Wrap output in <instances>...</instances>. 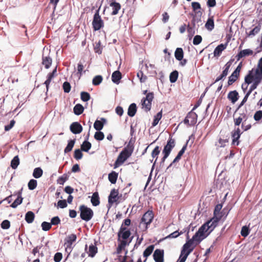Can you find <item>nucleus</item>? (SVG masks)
I'll return each instance as SVG.
<instances>
[{
  "mask_svg": "<svg viewBox=\"0 0 262 262\" xmlns=\"http://www.w3.org/2000/svg\"><path fill=\"white\" fill-rule=\"evenodd\" d=\"M137 76L140 79L141 82H144L147 79V76L144 75L142 71H139L137 73Z\"/></svg>",
  "mask_w": 262,
  "mask_h": 262,
  "instance_id": "64",
  "label": "nucleus"
},
{
  "mask_svg": "<svg viewBox=\"0 0 262 262\" xmlns=\"http://www.w3.org/2000/svg\"><path fill=\"white\" fill-rule=\"evenodd\" d=\"M154 248L155 245H151L148 246L143 251V256L145 258V259L143 260V262H146L147 258L151 254L154 250Z\"/></svg>",
  "mask_w": 262,
  "mask_h": 262,
  "instance_id": "24",
  "label": "nucleus"
},
{
  "mask_svg": "<svg viewBox=\"0 0 262 262\" xmlns=\"http://www.w3.org/2000/svg\"><path fill=\"white\" fill-rule=\"evenodd\" d=\"M54 76L52 75L51 73H50L48 75L47 79L45 82V84L46 86L47 91L48 90L49 84L52 80V79L54 78Z\"/></svg>",
  "mask_w": 262,
  "mask_h": 262,
  "instance_id": "59",
  "label": "nucleus"
},
{
  "mask_svg": "<svg viewBox=\"0 0 262 262\" xmlns=\"http://www.w3.org/2000/svg\"><path fill=\"white\" fill-rule=\"evenodd\" d=\"M43 174V171L40 167L35 168L34 169L33 176L35 178H40Z\"/></svg>",
  "mask_w": 262,
  "mask_h": 262,
  "instance_id": "43",
  "label": "nucleus"
},
{
  "mask_svg": "<svg viewBox=\"0 0 262 262\" xmlns=\"http://www.w3.org/2000/svg\"><path fill=\"white\" fill-rule=\"evenodd\" d=\"M162 117V110H161L160 112H159L157 114L156 116H155L153 122L152 123V126H155L158 124L159 121L161 120Z\"/></svg>",
  "mask_w": 262,
  "mask_h": 262,
  "instance_id": "41",
  "label": "nucleus"
},
{
  "mask_svg": "<svg viewBox=\"0 0 262 262\" xmlns=\"http://www.w3.org/2000/svg\"><path fill=\"white\" fill-rule=\"evenodd\" d=\"M81 99L84 102H87L91 99V96L88 92H82L80 93Z\"/></svg>",
  "mask_w": 262,
  "mask_h": 262,
  "instance_id": "48",
  "label": "nucleus"
},
{
  "mask_svg": "<svg viewBox=\"0 0 262 262\" xmlns=\"http://www.w3.org/2000/svg\"><path fill=\"white\" fill-rule=\"evenodd\" d=\"M62 88L64 92L66 93H69L71 89V84L68 81H66L63 83Z\"/></svg>",
  "mask_w": 262,
  "mask_h": 262,
  "instance_id": "57",
  "label": "nucleus"
},
{
  "mask_svg": "<svg viewBox=\"0 0 262 262\" xmlns=\"http://www.w3.org/2000/svg\"><path fill=\"white\" fill-rule=\"evenodd\" d=\"M233 61V59H230L225 64L224 67V69L223 71L222 74L216 78L214 83H216L221 80H224L226 78V77L228 74L229 69L231 67Z\"/></svg>",
  "mask_w": 262,
  "mask_h": 262,
  "instance_id": "13",
  "label": "nucleus"
},
{
  "mask_svg": "<svg viewBox=\"0 0 262 262\" xmlns=\"http://www.w3.org/2000/svg\"><path fill=\"white\" fill-rule=\"evenodd\" d=\"M192 8L193 9V11H194L195 13H199L201 12L200 11L197 12V10L201 9V5L198 2H192L191 3Z\"/></svg>",
  "mask_w": 262,
  "mask_h": 262,
  "instance_id": "60",
  "label": "nucleus"
},
{
  "mask_svg": "<svg viewBox=\"0 0 262 262\" xmlns=\"http://www.w3.org/2000/svg\"><path fill=\"white\" fill-rule=\"evenodd\" d=\"M185 231H181L179 232L178 230L175 231L171 233L169 235L166 236V238H177L179 235L183 234Z\"/></svg>",
  "mask_w": 262,
  "mask_h": 262,
  "instance_id": "46",
  "label": "nucleus"
},
{
  "mask_svg": "<svg viewBox=\"0 0 262 262\" xmlns=\"http://www.w3.org/2000/svg\"><path fill=\"white\" fill-rule=\"evenodd\" d=\"M19 164V159L18 156H15L11 162V167L15 169H16Z\"/></svg>",
  "mask_w": 262,
  "mask_h": 262,
  "instance_id": "44",
  "label": "nucleus"
},
{
  "mask_svg": "<svg viewBox=\"0 0 262 262\" xmlns=\"http://www.w3.org/2000/svg\"><path fill=\"white\" fill-rule=\"evenodd\" d=\"M134 149V143L130 140L127 146L119 155L114 163V168L122 164L132 154Z\"/></svg>",
  "mask_w": 262,
  "mask_h": 262,
  "instance_id": "3",
  "label": "nucleus"
},
{
  "mask_svg": "<svg viewBox=\"0 0 262 262\" xmlns=\"http://www.w3.org/2000/svg\"><path fill=\"white\" fill-rule=\"evenodd\" d=\"M206 28L210 31H211L214 27V20L213 17H210L208 19L206 24Z\"/></svg>",
  "mask_w": 262,
  "mask_h": 262,
  "instance_id": "42",
  "label": "nucleus"
},
{
  "mask_svg": "<svg viewBox=\"0 0 262 262\" xmlns=\"http://www.w3.org/2000/svg\"><path fill=\"white\" fill-rule=\"evenodd\" d=\"M91 203L94 206H97L100 204L99 197L98 192H96L93 194L91 199Z\"/></svg>",
  "mask_w": 262,
  "mask_h": 262,
  "instance_id": "36",
  "label": "nucleus"
},
{
  "mask_svg": "<svg viewBox=\"0 0 262 262\" xmlns=\"http://www.w3.org/2000/svg\"><path fill=\"white\" fill-rule=\"evenodd\" d=\"M154 93L150 92L147 94L145 97L143 98L141 100V104L142 108L144 109L145 111L147 112L151 110V102L154 99Z\"/></svg>",
  "mask_w": 262,
  "mask_h": 262,
  "instance_id": "9",
  "label": "nucleus"
},
{
  "mask_svg": "<svg viewBox=\"0 0 262 262\" xmlns=\"http://www.w3.org/2000/svg\"><path fill=\"white\" fill-rule=\"evenodd\" d=\"M260 29V27L259 26H256L252 30L250 31L249 33V36H254L256 34H257Z\"/></svg>",
  "mask_w": 262,
  "mask_h": 262,
  "instance_id": "63",
  "label": "nucleus"
},
{
  "mask_svg": "<svg viewBox=\"0 0 262 262\" xmlns=\"http://www.w3.org/2000/svg\"><path fill=\"white\" fill-rule=\"evenodd\" d=\"M83 154L81 150L79 149H75L74 151V157L76 160H80L82 158Z\"/></svg>",
  "mask_w": 262,
  "mask_h": 262,
  "instance_id": "54",
  "label": "nucleus"
},
{
  "mask_svg": "<svg viewBox=\"0 0 262 262\" xmlns=\"http://www.w3.org/2000/svg\"><path fill=\"white\" fill-rule=\"evenodd\" d=\"M228 142V139H223L220 138L219 139V144H216L215 145L218 147H224L226 146V143Z\"/></svg>",
  "mask_w": 262,
  "mask_h": 262,
  "instance_id": "58",
  "label": "nucleus"
},
{
  "mask_svg": "<svg viewBox=\"0 0 262 262\" xmlns=\"http://www.w3.org/2000/svg\"><path fill=\"white\" fill-rule=\"evenodd\" d=\"M121 78L122 74L119 71L117 70L113 73L112 75V80L114 83L119 84Z\"/></svg>",
  "mask_w": 262,
  "mask_h": 262,
  "instance_id": "27",
  "label": "nucleus"
},
{
  "mask_svg": "<svg viewBox=\"0 0 262 262\" xmlns=\"http://www.w3.org/2000/svg\"><path fill=\"white\" fill-rule=\"evenodd\" d=\"M110 5L112 8L113 10L111 14L112 15H117L119 11L121 9V5L119 3L114 2L111 3Z\"/></svg>",
  "mask_w": 262,
  "mask_h": 262,
  "instance_id": "28",
  "label": "nucleus"
},
{
  "mask_svg": "<svg viewBox=\"0 0 262 262\" xmlns=\"http://www.w3.org/2000/svg\"><path fill=\"white\" fill-rule=\"evenodd\" d=\"M253 118L256 121H259L262 118V111L259 110L256 111L254 115Z\"/></svg>",
  "mask_w": 262,
  "mask_h": 262,
  "instance_id": "61",
  "label": "nucleus"
},
{
  "mask_svg": "<svg viewBox=\"0 0 262 262\" xmlns=\"http://www.w3.org/2000/svg\"><path fill=\"white\" fill-rule=\"evenodd\" d=\"M227 98L231 102L234 104L239 98V94L236 90L229 92L228 94Z\"/></svg>",
  "mask_w": 262,
  "mask_h": 262,
  "instance_id": "22",
  "label": "nucleus"
},
{
  "mask_svg": "<svg viewBox=\"0 0 262 262\" xmlns=\"http://www.w3.org/2000/svg\"><path fill=\"white\" fill-rule=\"evenodd\" d=\"M77 239V236L75 234H71L67 236L64 239V246L66 248V250L67 251L68 250L71 252L73 249L72 245Z\"/></svg>",
  "mask_w": 262,
  "mask_h": 262,
  "instance_id": "12",
  "label": "nucleus"
},
{
  "mask_svg": "<svg viewBox=\"0 0 262 262\" xmlns=\"http://www.w3.org/2000/svg\"><path fill=\"white\" fill-rule=\"evenodd\" d=\"M155 262H164V251L163 249H156L152 255Z\"/></svg>",
  "mask_w": 262,
  "mask_h": 262,
  "instance_id": "14",
  "label": "nucleus"
},
{
  "mask_svg": "<svg viewBox=\"0 0 262 262\" xmlns=\"http://www.w3.org/2000/svg\"><path fill=\"white\" fill-rule=\"evenodd\" d=\"M52 62V58L49 56L42 55V64L45 66L46 69H49Z\"/></svg>",
  "mask_w": 262,
  "mask_h": 262,
  "instance_id": "30",
  "label": "nucleus"
},
{
  "mask_svg": "<svg viewBox=\"0 0 262 262\" xmlns=\"http://www.w3.org/2000/svg\"><path fill=\"white\" fill-rule=\"evenodd\" d=\"M251 124L250 123H248L247 121H245L243 122L242 124V128L243 130V132L247 131L251 128Z\"/></svg>",
  "mask_w": 262,
  "mask_h": 262,
  "instance_id": "53",
  "label": "nucleus"
},
{
  "mask_svg": "<svg viewBox=\"0 0 262 262\" xmlns=\"http://www.w3.org/2000/svg\"><path fill=\"white\" fill-rule=\"evenodd\" d=\"M41 226L42 227V229L43 231H49L51 228L52 224H51V223H50L47 222H43L41 223Z\"/></svg>",
  "mask_w": 262,
  "mask_h": 262,
  "instance_id": "52",
  "label": "nucleus"
},
{
  "mask_svg": "<svg viewBox=\"0 0 262 262\" xmlns=\"http://www.w3.org/2000/svg\"><path fill=\"white\" fill-rule=\"evenodd\" d=\"M253 70L254 76L262 78V57L259 59L256 68L252 69L251 70Z\"/></svg>",
  "mask_w": 262,
  "mask_h": 262,
  "instance_id": "20",
  "label": "nucleus"
},
{
  "mask_svg": "<svg viewBox=\"0 0 262 262\" xmlns=\"http://www.w3.org/2000/svg\"><path fill=\"white\" fill-rule=\"evenodd\" d=\"M137 112V106L134 103H132L128 107L127 114L130 117H133Z\"/></svg>",
  "mask_w": 262,
  "mask_h": 262,
  "instance_id": "31",
  "label": "nucleus"
},
{
  "mask_svg": "<svg viewBox=\"0 0 262 262\" xmlns=\"http://www.w3.org/2000/svg\"><path fill=\"white\" fill-rule=\"evenodd\" d=\"M154 213L151 210H148L143 215L141 222L140 226L143 225L145 229L148 228V226L151 224L154 219Z\"/></svg>",
  "mask_w": 262,
  "mask_h": 262,
  "instance_id": "10",
  "label": "nucleus"
},
{
  "mask_svg": "<svg viewBox=\"0 0 262 262\" xmlns=\"http://www.w3.org/2000/svg\"><path fill=\"white\" fill-rule=\"evenodd\" d=\"M253 52L252 50L248 49L241 51L236 56V58L237 61L239 60L242 58L245 57L247 56L252 55Z\"/></svg>",
  "mask_w": 262,
  "mask_h": 262,
  "instance_id": "21",
  "label": "nucleus"
},
{
  "mask_svg": "<svg viewBox=\"0 0 262 262\" xmlns=\"http://www.w3.org/2000/svg\"><path fill=\"white\" fill-rule=\"evenodd\" d=\"M68 179V176L67 174H63L62 176L58 178L57 183L60 185H63L64 182Z\"/></svg>",
  "mask_w": 262,
  "mask_h": 262,
  "instance_id": "56",
  "label": "nucleus"
},
{
  "mask_svg": "<svg viewBox=\"0 0 262 262\" xmlns=\"http://www.w3.org/2000/svg\"><path fill=\"white\" fill-rule=\"evenodd\" d=\"M198 115L193 111L189 112L185 119L184 123L188 126H193L197 122Z\"/></svg>",
  "mask_w": 262,
  "mask_h": 262,
  "instance_id": "11",
  "label": "nucleus"
},
{
  "mask_svg": "<svg viewBox=\"0 0 262 262\" xmlns=\"http://www.w3.org/2000/svg\"><path fill=\"white\" fill-rule=\"evenodd\" d=\"M243 132H241V129L239 127H237L236 129L233 130L231 133V136L232 138V144L233 145L236 144L238 145L239 144L238 139Z\"/></svg>",
  "mask_w": 262,
  "mask_h": 262,
  "instance_id": "15",
  "label": "nucleus"
},
{
  "mask_svg": "<svg viewBox=\"0 0 262 262\" xmlns=\"http://www.w3.org/2000/svg\"><path fill=\"white\" fill-rule=\"evenodd\" d=\"M222 207L223 205L222 204H217L214 210V216L210 221L207 222V224L210 225L211 230H213L217 225L223 216L222 212H221Z\"/></svg>",
  "mask_w": 262,
  "mask_h": 262,
  "instance_id": "5",
  "label": "nucleus"
},
{
  "mask_svg": "<svg viewBox=\"0 0 262 262\" xmlns=\"http://www.w3.org/2000/svg\"><path fill=\"white\" fill-rule=\"evenodd\" d=\"M175 146V140L172 138H170L167 142V144L164 146V149L162 151V154H163V157L161 159V162L164 163L166 160V159L169 155L171 151L172 148Z\"/></svg>",
  "mask_w": 262,
  "mask_h": 262,
  "instance_id": "8",
  "label": "nucleus"
},
{
  "mask_svg": "<svg viewBox=\"0 0 262 262\" xmlns=\"http://www.w3.org/2000/svg\"><path fill=\"white\" fill-rule=\"evenodd\" d=\"M208 230H210V232H211L213 230H211L210 225H208L207 222L199 229L191 239H189L183 245L184 246V248L192 249V251L195 247L205 238V233Z\"/></svg>",
  "mask_w": 262,
  "mask_h": 262,
  "instance_id": "1",
  "label": "nucleus"
},
{
  "mask_svg": "<svg viewBox=\"0 0 262 262\" xmlns=\"http://www.w3.org/2000/svg\"><path fill=\"white\" fill-rule=\"evenodd\" d=\"M249 233L250 230L247 226H244L242 228V230L241 231V234L242 235V236L244 237H246L249 235Z\"/></svg>",
  "mask_w": 262,
  "mask_h": 262,
  "instance_id": "55",
  "label": "nucleus"
},
{
  "mask_svg": "<svg viewBox=\"0 0 262 262\" xmlns=\"http://www.w3.org/2000/svg\"><path fill=\"white\" fill-rule=\"evenodd\" d=\"M160 152V148L159 146H157L151 152V156L153 158H155V161L154 164H155L158 158V155Z\"/></svg>",
  "mask_w": 262,
  "mask_h": 262,
  "instance_id": "40",
  "label": "nucleus"
},
{
  "mask_svg": "<svg viewBox=\"0 0 262 262\" xmlns=\"http://www.w3.org/2000/svg\"><path fill=\"white\" fill-rule=\"evenodd\" d=\"M21 191L22 189L16 193V194L17 195V198L10 205V207L12 208H15L17 207L18 205L22 203L23 198L21 197Z\"/></svg>",
  "mask_w": 262,
  "mask_h": 262,
  "instance_id": "23",
  "label": "nucleus"
},
{
  "mask_svg": "<svg viewBox=\"0 0 262 262\" xmlns=\"http://www.w3.org/2000/svg\"><path fill=\"white\" fill-rule=\"evenodd\" d=\"M70 130L74 134H80L82 132L83 128L81 125L78 122L72 123L70 126Z\"/></svg>",
  "mask_w": 262,
  "mask_h": 262,
  "instance_id": "16",
  "label": "nucleus"
},
{
  "mask_svg": "<svg viewBox=\"0 0 262 262\" xmlns=\"http://www.w3.org/2000/svg\"><path fill=\"white\" fill-rule=\"evenodd\" d=\"M10 227V222L7 220L3 221L1 224V227L3 229H8Z\"/></svg>",
  "mask_w": 262,
  "mask_h": 262,
  "instance_id": "62",
  "label": "nucleus"
},
{
  "mask_svg": "<svg viewBox=\"0 0 262 262\" xmlns=\"http://www.w3.org/2000/svg\"><path fill=\"white\" fill-rule=\"evenodd\" d=\"M118 194V190L116 189H112L108 196V203L110 204H113V203L116 202L119 199Z\"/></svg>",
  "mask_w": 262,
  "mask_h": 262,
  "instance_id": "17",
  "label": "nucleus"
},
{
  "mask_svg": "<svg viewBox=\"0 0 262 262\" xmlns=\"http://www.w3.org/2000/svg\"><path fill=\"white\" fill-rule=\"evenodd\" d=\"M131 232L126 227H120L117 233L118 241L119 244L116 249V253L120 254L125 247L131 243L133 236L130 237Z\"/></svg>",
  "mask_w": 262,
  "mask_h": 262,
  "instance_id": "2",
  "label": "nucleus"
},
{
  "mask_svg": "<svg viewBox=\"0 0 262 262\" xmlns=\"http://www.w3.org/2000/svg\"><path fill=\"white\" fill-rule=\"evenodd\" d=\"M94 138L96 140L98 141H101L104 138V134L100 131L96 132L94 135Z\"/></svg>",
  "mask_w": 262,
  "mask_h": 262,
  "instance_id": "51",
  "label": "nucleus"
},
{
  "mask_svg": "<svg viewBox=\"0 0 262 262\" xmlns=\"http://www.w3.org/2000/svg\"><path fill=\"white\" fill-rule=\"evenodd\" d=\"M187 143H188V141L187 142V143L183 146V147H182V148L180 150V151L179 152L178 154L177 155V156H176V157L175 158V159L173 160V161L172 162V163H171L170 164V165L168 166V167L167 168V170H168L169 168H170V167H171L172 166V165L176 162H178L181 158V157L182 156V155L184 154V153L185 152L186 149V148H187Z\"/></svg>",
  "mask_w": 262,
  "mask_h": 262,
  "instance_id": "19",
  "label": "nucleus"
},
{
  "mask_svg": "<svg viewBox=\"0 0 262 262\" xmlns=\"http://www.w3.org/2000/svg\"><path fill=\"white\" fill-rule=\"evenodd\" d=\"M91 147L92 144L90 142L84 141L81 145V150L85 152H88Z\"/></svg>",
  "mask_w": 262,
  "mask_h": 262,
  "instance_id": "38",
  "label": "nucleus"
},
{
  "mask_svg": "<svg viewBox=\"0 0 262 262\" xmlns=\"http://www.w3.org/2000/svg\"><path fill=\"white\" fill-rule=\"evenodd\" d=\"M174 56L176 59L179 61L182 60L184 57V52L181 48H178L176 49L174 52Z\"/></svg>",
  "mask_w": 262,
  "mask_h": 262,
  "instance_id": "32",
  "label": "nucleus"
},
{
  "mask_svg": "<svg viewBox=\"0 0 262 262\" xmlns=\"http://www.w3.org/2000/svg\"><path fill=\"white\" fill-rule=\"evenodd\" d=\"M73 111L75 115H80L83 112L84 107L81 104H77L74 107Z\"/></svg>",
  "mask_w": 262,
  "mask_h": 262,
  "instance_id": "35",
  "label": "nucleus"
},
{
  "mask_svg": "<svg viewBox=\"0 0 262 262\" xmlns=\"http://www.w3.org/2000/svg\"><path fill=\"white\" fill-rule=\"evenodd\" d=\"M178 72L177 71H174L171 72L169 76V80L171 83L175 82L178 79Z\"/></svg>",
  "mask_w": 262,
  "mask_h": 262,
  "instance_id": "45",
  "label": "nucleus"
},
{
  "mask_svg": "<svg viewBox=\"0 0 262 262\" xmlns=\"http://www.w3.org/2000/svg\"><path fill=\"white\" fill-rule=\"evenodd\" d=\"M227 43L225 44H220L217 46L214 49L213 54L214 57H219L221 55L223 51H224L227 47Z\"/></svg>",
  "mask_w": 262,
  "mask_h": 262,
  "instance_id": "25",
  "label": "nucleus"
},
{
  "mask_svg": "<svg viewBox=\"0 0 262 262\" xmlns=\"http://www.w3.org/2000/svg\"><path fill=\"white\" fill-rule=\"evenodd\" d=\"M37 185V182L34 179H31L28 183V186L30 190H34L36 188Z\"/></svg>",
  "mask_w": 262,
  "mask_h": 262,
  "instance_id": "50",
  "label": "nucleus"
},
{
  "mask_svg": "<svg viewBox=\"0 0 262 262\" xmlns=\"http://www.w3.org/2000/svg\"><path fill=\"white\" fill-rule=\"evenodd\" d=\"M106 123V119L102 118L101 120H96L94 124V128L98 130H101L104 126V124Z\"/></svg>",
  "mask_w": 262,
  "mask_h": 262,
  "instance_id": "26",
  "label": "nucleus"
},
{
  "mask_svg": "<svg viewBox=\"0 0 262 262\" xmlns=\"http://www.w3.org/2000/svg\"><path fill=\"white\" fill-rule=\"evenodd\" d=\"M104 26V23L99 15V9H98L94 15L92 21V27L93 31L100 30Z\"/></svg>",
  "mask_w": 262,
  "mask_h": 262,
  "instance_id": "7",
  "label": "nucleus"
},
{
  "mask_svg": "<svg viewBox=\"0 0 262 262\" xmlns=\"http://www.w3.org/2000/svg\"><path fill=\"white\" fill-rule=\"evenodd\" d=\"M239 76V75L238 74H235L234 72H233L228 77V86H230L235 82L237 80Z\"/></svg>",
  "mask_w": 262,
  "mask_h": 262,
  "instance_id": "34",
  "label": "nucleus"
},
{
  "mask_svg": "<svg viewBox=\"0 0 262 262\" xmlns=\"http://www.w3.org/2000/svg\"><path fill=\"white\" fill-rule=\"evenodd\" d=\"M238 117L242 118V119H243L244 121H247L249 118L248 111L246 109L243 111H241L239 113Z\"/></svg>",
  "mask_w": 262,
  "mask_h": 262,
  "instance_id": "49",
  "label": "nucleus"
},
{
  "mask_svg": "<svg viewBox=\"0 0 262 262\" xmlns=\"http://www.w3.org/2000/svg\"><path fill=\"white\" fill-rule=\"evenodd\" d=\"M253 71V70L249 71L248 74L245 77V83L250 84L253 82L249 88L252 91L257 88V86L262 81V78L254 75Z\"/></svg>",
  "mask_w": 262,
  "mask_h": 262,
  "instance_id": "4",
  "label": "nucleus"
},
{
  "mask_svg": "<svg viewBox=\"0 0 262 262\" xmlns=\"http://www.w3.org/2000/svg\"><path fill=\"white\" fill-rule=\"evenodd\" d=\"M80 216L82 220L89 221L93 216L94 212L92 209L84 205L79 206Z\"/></svg>",
  "mask_w": 262,
  "mask_h": 262,
  "instance_id": "6",
  "label": "nucleus"
},
{
  "mask_svg": "<svg viewBox=\"0 0 262 262\" xmlns=\"http://www.w3.org/2000/svg\"><path fill=\"white\" fill-rule=\"evenodd\" d=\"M98 252V248L96 243L95 245L91 244L89 246L88 254L89 257H94Z\"/></svg>",
  "mask_w": 262,
  "mask_h": 262,
  "instance_id": "29",
  "label": "nucleus"
},
{
  "mask_svg": "<svg viewBox=\"0 0 262 262\" xmlns=\"http://www.w3.org/2000/svg\"><path fill=\"white\" fill-rule=\"evenodd\" d=\"M118 173L114 171H112L108 174V179L112 184H115L116 183Z\"/></svg>",
  "mask_w": 262,
  "mask_h": 262,
  "instance_id": "33",
  "label": "nucleus"
},
{
  "mask_svg": "<svg viewBox=\"0 0 262 262\" xmlns=\"http://www.w3.org/2000/svg\"><path fill=\"white\" fill-rule=\"evenodd\" d=\"M75 140H76L75 139H73V140H71L70 141H69L67 146L64 148V153L69 152L70 151H71L72 150V149L74 146L75 143Z\"/></svg>",
  "mask_w": 262,
  "mask_h": 262,
  "instance_id": "39",
  "label": "nucleus"
},
{
  "mask_svg": "<svg viewBox=\"0 0 262 262\" xmlns=\"http://www.w3.org/2000/svg\"><path fill=\"white\" fill-rule=\"evenodd\" d=\"M191 252L192 249H185L184 246H183L177 262H185L187 256Z\"/></svg>",
  "mask_w": 262,
  "mask_h": 262,
  "instance_id": "18",
  "label": "nucleus"
},
{
  "mask_svg": "<svg viewBox=\"0 0 262 262\" xmlns=\"http://www.w3.org/2000/svg\"><path fill=\"white\" fill-rule=\"evenodd\" d=\"M103 80V78L101 75H97L95 76L92 81L93 84L94 85H98L100 84Z\"/></svg>",
  "mask_w": 262,
  "mask_h": 262,
  "instance_id": "47",
  "label": "nucleus"
},
{
  "mask_svg": "<svg viewBox=\"0 0 262 262\" xmlns=\"http://www.w3.org/2000/svg\"><path fill=\"white\" fill-rule=\"evenodd\" d=\"M34 217V213L32 211H29L26 214L25 220L28 223L30 224L33 222Z\"/></svg>",
  "mask_w": 262,
  "mask_h": 262,
  "instance_id": "37",
  "label": "nucleus"
}]
</instances>
